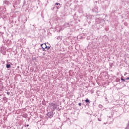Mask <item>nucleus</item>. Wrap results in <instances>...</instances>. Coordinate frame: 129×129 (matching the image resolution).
<instances>
[{"label": "nucleus", "mask_w": 129, "mask_h": 129, "mask_svg": "<svg viewBox=\"0 0 129 129\" xmlns=\"http://www.w3.org/2000/svg\"><path fill=\"white\" fill-rule=\"evenodd\" d=\"M7 95H10V94H11V93H10V92H7Z\"/></svg>", "instance_id": "18"}, {"label": "nucleus", "mask_w": 129, "mask_h": 129, "mask_svg": "<svg viewBox=\"0 0 129 129\" xmlns=\"http://www.w3.org/2000/svg\"><path fill=\"white\" fill-rule=\"evenodd\" d=\"M37 59V58L36 57H32V60H36Z\"/></svg>", "instance_id": "15"}, {"label": "nucleus", "mask_w": 129, "mask_h": 129, "mask_svg": "<svg viewBox=\"0 0 129 129\" xmlns=\"http://www.w3.org/2000/svg\"><path fill=\"white\" fill-rule=\"evenodd\" d=\"M79 105L80 106H81V103H79Z\"/></svg>", "instance_id": "21"}, {"label": "nucleus", "mask_w": 129, "mask_h": 129, "mask_svg": "<svg viewBox=\"0 0 129 129\" xmlns=\"http://www.w3.org/2000/svg\"><path fill=\"white\" fill-rule=\"evenodd\" d=\"M105 101H107V98L105 97Z\"/></svg>", "instance_id": "23"}, {"label": "nucleus", "mask_w": 129, "mask_h": 129, "mask_svg": "<svg viewBox=\"0 0 129 129\" xmlns=\"http://www.w3.org/2000/svg\"><path fill=\"white\" fill-rule=\"evenodd\" d=\"M99 107H100V108L102 107V105H101V104L99 105Z\"/></svg>", "instance_id": "19"}, {"label": "nucleus", "mask_w": 129, "mask_h": 129, "mask_svg": "<svg viewBox=\"0 0 129 129\" xmlns=\"http://www.w3.org/2000/svg\"><path fill=\"white\" fill-rule=\"evenodd\" d=\"M36 25H31V28H33V31H36Z\"/></svg>", "instance_id": "10"}, {"label": "nucleus", "mask_w": 129, "mask_h": 129, "mask_svg": "<svg viewBox=\"0 0 129 129\" xmlns=\"http://www.w3.org/2000/svg\"><path fill=\"white\" fill-rule=\"evenodd\" d=\"M121 80L122 81H123V82H124V81H125V80L124 79L122 78H121Z\"/></svg>", "instance_id": "16"}, {"label": "nucleus", "mask_w": 129, "mask_h": 129, "mask_svg": "<svg viewBox=\"0 0 129 129\" xmlns=\"http://www.w3.org/2000/svg\"><path fill=\"white\" fill-rule=\"evenodd\" d=\"M26 126H29V124H28L27 125H26Z\"/></svg>", "instance_id": "25"}, {"label": "nucleus", "mask_w": 129, "mask_h": 129, "mask_svg": "<svg viewBox=\"0 0 129 129\" xmlns=\"http://www.w3.org/2000/svg\"><path fill=\"white\" fill-rule=\"evenodd\" d=\"M55 7L57 9V10H59V9H60V8H61V6H60V4H59V3L55 4V6H53V10H54V9H55Z\"/></svg>", "instance_id": "3"}, {"label": "nucleus", "mask_w": 129, "mask_h": 129, "mask_svg": "<svg viewBox=\"0 0 129 129\" xmlns=\"http://www.w3.org/2000/svg\"><path fill=\"white\" fill-rule=\"evenodd\" d=\"M110 66L111 67V66H112L111 64H110Z\"/></svg>", "instance_id": "26"}, {"label": "nucleus", "mask_w": 129, "mask_h": 129, "mask_svg": "<svg viewBox=\"0 0 129 129\" xmlns=\"http://www.w3.org/2000/svg\"><path fill=\"white\" fill-rule=\"evenodd\" d=\"M43 46H44V48L45 49H47V50H49V49H50V46H47V45L46 44V43H43V44H41V47H43Z\"/></svg>", "instance_id": "5"}, {"label": "nucleus", "mask_w": 129, "mask_h": 129, "mask_svg": "<svg viewBox=\"0 0 129 129\" xmlns=\"http://www.w3.org/2000/svg\"><path fill=\"white\" fill-rule=\"evenodd\" d=\"M125 79L126 80H129V77L126 78Z\"/></svg>", "instance_id": "20"}, {"label": "nucleus", "mask_w": 129, "mask_h": 129, "mask_svg": "<svg viewBox=\"0 0 129 129\" xmlns=\"http://www.w3.org/2000/svg\"><path fill=\"white\" fill-rule=\"evenodd\" d=\"M104 21L103 19H100L99 18L96 19V22L97 24H101Z\"/></svg>", "instance_id": "4"}, {"label": "nucleus", "mask_w": 129, "mask_h": 129, "mask_svg": "<svg viewBox=\"0 0 129 129\" xmlns=\"http://www.w3.org/2000/svg\"><path fill=\"white\" fill-rule=\"evenodd\" d=\"M98 120H99V121H101V119L100 118H98Z\"/></svg>", "instance_id": "22"}, {"label": "nucleus", "mask_w": 129, "mask_h": 129, "mask_svg": "<svg viewBox=\"0 0 129 129\" xmlns=\"http://www.w3.org/2000/svg\"><path fill=\"white\" fill-rule=\"evenodd\" d=\"M47 116L49 118H52V117H53L54 116V113H53V111L48 112L47 114Z\"/></svg>", "instance_id": "2"}, {"label": "nucleus", "mask_w": 129, "mask_h": 129, "mask_svg": "<svg viewBox=\"0 0 129 129\" xmlns=\"http://www.w3.org/2000/svg\"><path fill=\"white\" fill-rule=\"evenodd\" d=\"M6 68H11V64H7L6 65Z\"/></svg>", "instance_id": "13"}, {"label": "nucleus", "mask_w": 129, "mask_h": 129, "mask_svg": "<svg viewBox=\"0 0 129 129\" xmlns=\"http://www.w3.org/2000/svg\"><path fill=\"white\" fill-rule=\"evenodd\" d=\"M85 102L86 103H90V101H89V100L88 99H87L86 100H85Z\"/></svg>", "instance_id": "12"}, {"label": "nucleus", "mask_w": 129, "mask_h": 129, "mask_svg": "<svg viewBox=\"0 0 129 129\" xmlns=\"http://www.w3.org/2000/svg\"><path fill=\"white\" fill-rule=\"evenodd\" d=\"M5 67V65L1 64H0V70H3Z\"/></svg>", "instance_id": "9"}, {"label": "nucleus", "mask_w": 129, "mask_h": 129, "mask_svg": "<svg viewBox=\"0 0 129 129\" xmlns=\"http://www.w3.org/2000/svg\"><path fill=\"white\" fill-rule=\"evenodd\" d=\"M50 107H53L52 109L53 110H55V109H56L57 107H58V105H57V103H51L50 104Z\"/></svg>", "instance_id": "1"}, {"label": "nucleus", "mask_w": 129, "mask_h": 129, "mask_svg": "<svg viewBox=\"0 0 129 129\" xmlns=\"http://www.w3.org/2000/svg\"><path fill=\"white\" fill-rule=\"evenodd\" d=\"M3 100H4L5 103H7V102H8V98H6V97H4L3 98Z\"/></svg>", "instance_id": "6"}, {"label": "nucleus", "mask_w": 129, "mask_h": 129, "mask_svg": "<svg viewBox=\"0 0 129 129\" xmlns=\"http://www.w3.org/2000/svg\"><path fill=\"white\" fill-rule=\"evenodd\" d=\"M43 48H45V45H42Z\"/></svg>", "instance_id": "24"}, {"label": "nucleus", "mask_w": 129, "mask_h": 129, "mask_svg": "<svg viewBox=\"0 0 129 129\" xmlns=\"http://www.w3.org/2000/svg\"><path fill=\"white\" fill-rule=\"evenodd\" d=\"M4 3L5 4V5H7V6H9V5H10V1L6 0L4 2Z\"/></svg>", "instance_id": "7"}, {"label": "nucleus", "mask_w": 129, "mask_h": 129, "mask_svg": "<svg viewBox=\"0 0 129 129\" xmlns=\"http://www.w3.org/2000/svg\"><path fill=\"white\" fill-rule=\"evenodd\" d=\"M57 39V40H62V36H58Z\"/></svg>", "instance_id": "14"}, {"label": "nucleus", "mask_w": 129, "mask_h": 129, "mask_svg": "<svg viewBox=\"0 0 129 129\" xmlns=\"http://www.w3.org/2000/svg\"><path fill=\"white\" fill-rule=\"evenodd\" d=\"M65 28H68V27H70V24L69 23H66L64 24Z\"/></svg>", "instance_id": "8"}, {"label": "nucleus", "mask_w": 129, "mask_h": 129, "mask_svg": "<svg viewBox=\"0 0 129 129\" xmlns=\"http://www.w3.org/2000/svg\"><path fill=\"white\" fill-rule=\"evenodd\" d=\"M41 116H40V117H41Z\"/></svg>", "instance_id": "28"}, {"label": "nucleus", "mask_w": 129, "mask_h": 129, "mask_svg": "<svg viewBox=\"0 0 129 129\" xmlns=\"http://www.w3.org/2000/svg\"><path fill=\"white\" fill-rule=\"evenodd\" d=\"M41 116H40V117H41Z\"/></svg>", "instance_id": "27"}, {"label": "nucleus", "mask_w": 129, "mask_h": 129, "mask_svg": "<svg viewBox=\"0 0 129 129\" xmlns=\"http://www.w3.org/2000/svg\"><path fill=\"white\" fill-rule=\"evenodd\" d=\"M43 51H46V50H45L46 48L45 47H43V46H41Z\"/></svg>", "instance_id": "17"}, {"label": "nucleus", "mask_w": 129, "mask_h": 129, "mask_svg": "<svg viewBox=\"0 0 129 129\" xmlns=\"http://www.w3.org/2000/svg\"><path fill=\"white\" fill-rule=\"evenodd\" d=\"M21 29L22 30H25V29H26V26H25V25H22L21 26Z\"/></svg>", "instance_id": "11"}, {"label": "nucleus", "mask_w": 129, "mask_h": 129, "mask_svg": "<svg viewBox=\"0 0 129 129\" xmlns=\"http://www.w3.org/2000/svg\"><path fill=\"white\" fill-rule=\"evenodd\" d=\"M1 64L0 63V65H1Z\"/></svg>", "instance_id": "29"}]
</instances>
